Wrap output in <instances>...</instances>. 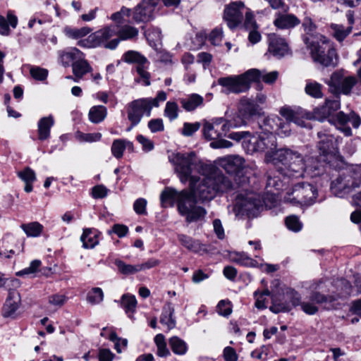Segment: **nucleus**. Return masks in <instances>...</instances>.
Returning <instances> with one entry per match:
<instances>
[{"instance_id": "nucleus-54", "label": "nucleus", "mask_w": 361, "mask_h": 361, "mask_svg": "<svg viewBox=\"0 0 361 361\" xmlns=\"http://www.w3.org/2000/svg\"><path fill=\"white\" fill-rule=\"evenodd\" d=\"M109 339L113 342H115L114 348L118 353H121L122 352L121 345H122L123 348L127 347L128 340L126 338H118L115 331H111L110 333Z\"/></svg>"}, {"instance_id": "nucleus-4", "label": "nucleus", "mask_w": 361, "mask_h": 361, "mask_svg": "<svg viewBox=\"0 0 361 361\" xmlns=\"http://www.w3.org/2000/svg\"><path fill=\"white\" fill-rule=\"evenodd\" d=\"M235 188V184L233 183L231 178L222 173H214L202 179L192 177L189 192L197 205V202H209L218 193L228 192Z\"/></svg>"}, {"instance_id": "nucleus-16", "label": "nucleus", "mask_w": 361, "mask_h": 361, "mask_svg": "<svg viewBox=\"0 0 361 361\" xmlns=\"http://www.w3.org/2000/svg\"><path fill=\"white\" fill-rule=\"evenodd\" d=\"M152 109V107L147 98L134 100L128 105V119L133 126H136L144 116L147 117L150 116Z\"/></svg>"}, {"instance_id": "nucleus-55", "label": "nucleus", "mask_w": 361, "mask_h": 361, "mask_svg": "<svg viewBox=\"0 0 361 361\" xmlns=\"http://www.w3.org/2000/svg\"><path fill=\"white\" fill-rule=\"evenodd\" d=\"M216 311L220 315L228 317L232 312V305L228 300H222L219 302Z\"/></svg>"}, {"instance_id": "nucleus-42", "label": "nucleus", "mask_w": 361, "mask_h": 361, "mask_svg": "<svg viewBox=\"0 0 361 361\" xmlns=\"http://www.w3.org/2000/svg\"><path fill=\"white\" fill-rule=\"evenodd\" d=\"M121 305L126 312L130 317V314L133 313L135 310L137 300L134 295L124 294L121 298Z\"/></svg>"}, {"instance_id": "nucleus-15", "label": "nucleus", "mask_w": 361, "mask_h": 361, "mask_svg": "<svg viewBox=\"0 0 361 361\" xmlns=\"http://www.w3.org/2000/svg\"><path fill=\"white\" fill-rule=\"evenodd\" d=\"M329 121L336 129L343 133L345 136H350L352 135V130L348 126L349 122L351 123L355 128H357L361 124L360 117L354 111L350 112L349 114H345L343 111H340Z\"/></svg>"}, {"instance_id": "nucleus-53", "label": "nucleus", "mask_w": 361, "mask_h": 361, "mask_svg": "<svg viewBox=\"0 0 361 361\" xmlns=\"http://www.w3.org/2000/svg\"><path fill=\"white\" fill-rule=\"evenodd\" d=\"M30 73L35 80L39 81L45 80L48 76V71L38 66L31 67Z\"/></svg>"}, {"instance_id": "nucleus-38", "label": "nucleus", "mask_w": 361, "mask_h": 361, "mask_svg": "<svg viewBox=\"0 0 361 361\" xmlns=\"http://www.w3.org/2000/svg\"><path fill=\"white\" fill-rule=\"evenodd\" d=\"M322 85L314 80H308L306 81L305 87V93L315 99H320L323 97Z\"/></svg>"}, {"instance_id": "nucleus-8", "label": "nucleus", "mask_w": 361, "mask_h": 361, "mask_svg": "<svg viewBox=\"0 0 361 361\" xmlns=\"http://www.w3.org/2000/svg\"><path fill=\"white\" fill-rule=\"evenodd\" d=\"M117 26L109 25L89 35L87 38L78 42L77 44L82 48H95L104 47L108 49H115L120 42V39H113L109 41L116 34Z\"/></svg>"}, {"instance_id": "nucleus-36", "label": "nucleus", "mask_w": 361, "mask_h": 361, "mask_svg": "<svg viewBox=\"0 0 361 361\" xmlns=\"http://www.w3.org/2000/svg\"><path fill=\"white\" fill-rule=\"evenodd\" d=\"M107 115V109L104 106L97 105L90 108L88 117L93 123H99L103 121Z\"/></svg>"}, {"instance_id": "nucleus-40", "label": "nucleus", "mask_w": 361, "mask_h": 361, "mask_svg": "<svg viewBox=\"0 0 361 361\" xmlns=\"http://www.w3.org/2000/svg\"><path fill=\"white\" fill-rule=\"evenodd\" d=\"M169 343L173 353L176 355H183L188 351L187 343L178 336L171 337Z\"/></svg>"}, {"instance_id": "nucleus-47", "label": "nucleus", "mask_w": 361, "mask_h": 361, "mask_svg": "<svg viewBox=\"0 0 361 361\" xmlns=\"http://www.w3.org/2000/svg\"><path fill=\"white\" fill-rule=\"evenodd\" d=\"M164 116L170 121H173L178 116V106L175 102H168L164 109Z\"/></svg>"}, {"instance_id": "nucleus-19", "label": "nucleus", "mask_w": 361, "mask_h": 361, "mask_svg": "<svg viewBox=\"0 0 361 361\" xmlns=\"http://www.w3.org/2000/svg\"><path fill=\"white\" fill-rule=\"evenodd\" d=\"M356 82L355 77L344 76L343 73L339 71L331 75L329 85L334 87L337 92L348 94Z\"/></svg>"}, {"instance_id": "nucleus-64", "label": "nucleus", "mask_w": 361, "mask_h": 361, "mask_svg": "<svg viewBox=\"0 0 361 361\" xmlns=\"http://www.w3.org/2000/svg\"><path fill=\"white\" fill-rule=\"evenodd\" d=\"M241 105L244 106L245 111H247L250 116L259 114V109L258 106L254 104L247 99H242Z\"/></svg>"}, {"instance_id": "nucleus-7", "label": "nucleus", "mask_w": 361, "mask_h": 361, "mask_svg": "<svg viewBox=\"0 0 361 361\" xmlns=\"http://www.w3.org/2000/svg\"><path fill=\"white\" fill-rule=\"evenodd\" d=\"M259 70L252 68L243 74L219 78L218 84L225 88L226 94L245 92L250 87V84L259 80Z\"/></svg>"}, {"instance_id": "nucleus-46", "label": "nucleus", "mask_w": 361, "mask_h": 361, "mask_svg": "<svg viewBox=\"0 0 361 361\" xmlns=\"http://www.w3.org/2000/svg\"><path fill=\"white\" fill-rule=\"evenodd\" d=\"M104 299V293L100 288H93L87 295V300L91 305L99 304Z\"/></svg>"}, {"instance_id": "nucleus-13", "label": "nucleus", "mask_w": 361, "mask_h": 361, "mask_svg": "<svg viewBox=\"0 0 361 361\" xmlns=\"http://www.w3.org/2000/svg\"><path fill=\"white\" fill-rule=\"evenodd\" d=\"M239 126L240 124H233L224 118H214L210 121H204L202 133L205 139L214 140L226 135L231 128Z\"/></svg>"}, {"instance_id": "nucleus-58", "label": "nucleus", "mask_w": 361, "mask_h": 361, "mask_svg": "<svg viewBox=\"0 0 361 361\" xmlns=\"http://www.w3.org/2000/svg\"><path fill=\"white\" fill-rule=\"evenodd\" d=\"M232 259L235 262L244 266L253 265V260L244 252H235Z\"/></svg>"}, {"instance_id": "nucleus-18", "label": "nucleus", "mask_w": 361, "mask_h": 361, "mask_svg": "<svg viewBox=\"0 0 361 361\" xmlns=\"http://www.w3.org/2000/svg\"><path fill=\"white\" fill-rule=\"evenodd\" d=\"M158 0H142L132 11L133 19L136 23L149 21L153 16V11Z\"/></svg>"}, {"instance_id": "nucleus-26", "label": "nucleus", "mask_w": 361, "mask_h": 361, "mask_svg": "<svg viewBox=\"0 0 361 361\" xmlns=\"http://www.w3.org/2000/svg\"><path fill=\"white\" fill-rule=\"evenodd\" d=\"M178 238L181 245L191 252L201 255L207 252L204 245L201 244L198 240H195L190 236L180 234L178 235Z\"/></svg>"}, {"instance_id": "nucleus-44", "label": "nucleus", "mask_w": 361, "mask_h": 361, "mask_svg": "<svg viewBox=\"0 0 361 361\" xmlns=\"http://www.w3.org/2000/svg\"><path fill=\"white\" fill-rule=\"evenodd\" d=\"M127 145H132V143L121 139L115 140L111 146L112 154L117 159L121 158Z\"/></svg>"}, {"instance_id": "nucleus-31", "label": "nucleus", "mask_w": 361, "mask_h": 361, "mask_svg": "<svg viewBox=\"0 0 361 361\" xmlns=\"http://www.w3.org/2000/svg\"><path fill=\"white\" fill-rule=\"evenodd\" d=\"M83 247L93 248L99 243V232L94 228H85L80 237Z\"/></svg>"}, {"instance_id": "nucleus-22", "label": "nucleus", "mask_w": 361, "mask_h": 361, "mask_svg": "<svg viewBox=\"0 0 361 361\" xmlns=\"http://www.w3.org/2000/svg\"><path fill=\"white\" fill-rule=\"evenodd\" d=\"M268 51L276 58H281L289 53V47L286 40L275 33L268 35Z\"/></svg>"}, {"instance_id": "nucleus-17", "label": "nucleus", "mask_w": 361, "mask_h": 361, "mask_svg": "<svg viewBox=\"0 0 361 361\" xmlns=\"http://www.w3.org/2000/svg\"><path fill=\"white\" fill-rule=\"evenodd\" d=\"M244 8V3L240 1L233 2L226 6L224 9V19L227 23L229 28L235 29L241 23Z\"/></svg>"}, {"instance_id": "nucleus-37", "label": "nucleus", "mask_w": 361, "mask_h": 361, "mask_svg": "<svg viewBox=\"0 0 361 361\" xmlns=\"http://www.w3.org/2000/svg\"><path fill=\"white\" fill-rule=\"evenodd\" d=\"M20 228L25 233L27 236L33 238L39 236L44 230V226L37 221L23 224Z\"/></svg>"}, {"instance_id": "nucleus-9", "label": "nucleus", "mask_w": 361, "mask_h": 361, "mask_svg": "<svg viewBox=\"0 0 361 361\" xmlns=\"http://www.w3.org/2000/svg\"><path fill=\"white\" fill-rule=\"evenodd\" d=\"M361 186V164L355 166L353 169V176H339L336 179L332 181L331 190L332 193L342 197L348 194L353 189Z\"/></svg>"}, {"instance_id": "nucleus-48", "label": "nucleus", "mask_w": 361, "mask_h": 361, "mask_svg": "<svg viewBox=\"0 0 361 361\" xmlns=\"http://www.w3.org/2000/svg\"><path fill=\"white\" fill-rule=\"evenodd\" d=\"M270 295V291L268 289H266L262 292L257 290L254 293V296L255 298V307L258 309H264L267 307V296Z\"/></svg>"}, {"instance_id": "nucleus-41", "label": "nucleus", "mask_w": 361, "mask_h": 361, "mask_svg": "<svg viewBox=\"0 0 361 361\" xmlns=\"http://www.w3.org/2000/svg\"><path fill=\"white\" fill-rule=\"evenodd\" d=\"M333 36L338 42H342L352 32V27H344L343 25L332 23L330 25Z\"/></svg>"}, {"instance_id": "nucleus-23", "label": "nucleus", "mask_w": 361, "mask_h": 361, "mask_svg": "<svg viewBox=\"0 0 361 361\" xmlns=\"http://www.w3.org/2000/svg\"><path fill=\"white\" fill-rule=\"evenodd\" d=\"M340 107L341 104L339 100L326 99L324 105L314 109V116L317 120L322 121L338 110Z\"/></svg>"}, {"instance_id": "nucleus-35", "label": "nucleus", "mask_w": 361, "mask_h": 361, "mask_svg": "<svg viewBox=\"0 0 361 361\" xmlns=\"http://www.w3.org/2000/svg\"><path fill=\"white\" fill-rule=\"evenodd\" d=\"M282 187L283 181L281 178L278 176H276L275 173L273 171L267 172L266 183L267 192L275 195V191L281 190Z\"/></svg>"}, {"instance_id": "nucleus-33", "label": "nucleus", "mask_w": 361, "mask_h": 361, "mask_svg": "<svg viewBox=\"0 0 361 361\" xmlns=\"http://www.w3.org/2000/svg\"><path fill=\"white\" fill-rule=\"evenodd\" d=\"M92 32V29L89 27H82L80 28L66 26L63 29L65 35L72 39L82 40L84 37L88 35Z\"/></svg>"}, {"instance_id": "nucleus-50", "label": "nucleus", "mask_w": 361, "mask_h": 361, "mask_svg": "<svg viewBox=\"0 0 361 361\" xmlns=\"http://www.w3.org/2000/svg\"><path fill=\"white\" fill-rule=\"evenodd\" d=\"M132 15V10L123 6L119 11L114 13L111 16V19L116 22L117 25L121 24L123 23V18L125 16L129 17Z\"/></svg>"}, {"instance_id": "nucleus-20", "label": "nucleus", "mask_w": 361, "mask_h": 361, "mask_svg": "<svg viewBox=\"0 0 361 361\" xmlns=\"http://www.w3.org/2000/svg\"><path fill=\"white\" fill-rule=\"evenodd\" d=\"M21 305L20 293L15 289H9L8 296L2 307L1 314L4 318L16 319L17 311Z\"/></svg>"}, {"instance_id": "nucleus-30", "label": "nucleus", "mask_w": 361, "mask_h": 361, "mask_svg": "<svg viewBox=\"0 0 361 361\" xmlns=\"http://www.w3.org/2000/svg\"><path fill=\"white\" fill-rule=\"evenodd\" d=\"M182 107L186 111H192L204 104V98L198 94H191L180 99Z\"/></svg>"}, {"instance_id": "nucleus-3", "label": "nucleus", "mask_w": 361, "mask_h": 361, "mask_svg": "<svg viewBox=\"0 0 361 361\" xmlns=\"http://www.w3.org/2000/svg\"><path fill=\"white\" fill-rule=\"evenodd\" d=\"M305 31L303 41L310 50L313 61L324 66H336L337 54L331 42L325 36L317 33V25L312 20L306 17L302 23Z\"/></svg>"}, {"instance_id": "nucleus-14", "label": "nucleus", "mask_w": 361, "mask_h": 361, "mask_svg": "<svg viewBox=\"0 0 361 361\" xmlns=\"http://www.w3.org/2000/svg\"><path fill=\"white\" fill-rule=\"evenodd\" d=\"M122 59L128 63H135L136 71L140 75L143 85L145 86L150 85V74L147 72L149 62L145 56L138 51L130 50L123 55Z\"/></svg>"}, {"instance_id": "nucleus-12", "label": "nucleus", "mask_w": 361, "mask_h": 361, "mask_svg": "<svg viewBox=\"0 0 361 361\" xmlns=\"http://www.w3.org/2000/svg\"><path fill=\"white\" fill-rule=\"evenodd\" d=\"M245 164V159L238 155H231L219 159V164L228 173L235 176V190L238 188H245L247 183V178L245 176H239V172L243 169Z\"/></svg>"}, {"instance_id": "nucleus-21", "label": "nucleus", "mask_w": 361, "mask_h": 361, "mask_svg": "<svg viewBox=\"0 0 361 361\" xmlns=\"http://www.w3.org/2000/svg\"><path fill=\"white\" fill-rule=\"evenodd\" d=\"M280 114L288 122H293L299 126H305V119H310L311 115L299 106H283L279 111Z\"/></svg>"}, {"instance_id": "nucleus-51", "label": "nucleus", "mask_w": 361, "mask_h": 361, "mask_svg": "<svg viewBox=\"0 0 361 361\" xmlns=\"http://www.w3.org/2000/svg\"><path fill=\"white\" fill-rule=\"evenodd\" d=\"M286 225L289 230L294 232H298L302 229V224L298 217L295 215L287 216L286 219Z\"/></svg>"}, {"instance_id": "nucleus-57", "label": "nucleus", "mask_w": 361, "mask_h": 361, "mask_svg": "<svg viewBox=\"0 0 361 361\" xmlns=\"http://www.w3.org/2000/svg\"><path fill=\"white\" fill-rule=\"evenodd\" d=\"M161 33L159 29H154L147 34V40L152 47L157 48L161 41Z\"/></svg>"}, {"instance_id": "nucleus-63", "label": "nucleus", "mask_w": 361, "mask_h": 361, "mask_svg": "<svg viewBox=\"0 0 361 361\" xmlns=\"http://www.w3.org/2000/svg\"><path fill=\"white\" fill-rule=\"evenodd\" d=\"M200 126L201 125L199 122L193 123H185L183 124L182 134L185 136H191L194 133L197 132L200 129Z\"/></svg>"}, {"instance_id": "nucleus-61", "label": "nucleus", "mask_w": 361, "mask_h": 361, "mask_svg": "<svg viewBox=\"0 0 361 361\" xmlns=\"http://www.w3.org/2000/svg\"><path fill=\"white\" fill-rule=\"evenodd\" d=\"M251 135H252L247 131L233 132L229 134L228 137L238 142L242 141V146L244 148V144H245V141L249 140Z\"/></svg>"}, {"instance_id": "nucleus-43", "label": "nucleus", "mask_w": 361, "mask_h": 361, "mask_svg": "<svg viewBox=\"0 0 361 361\" xmlns=\"http://www.w3.org/2000/svg\"><path fill=\"white\" fill-rule=\"evenodd\" d=\"M118 271L124 275L135 274L139 272L138 264H129L121 259H116L114 262Z\"/></svg>"}, {"instance_id": "nucleus-45", "label": "nucleus", "mask_w": 361, "mask_h": 361, "mask_svg": "<svg viewBox=\"0 0 361 361\" xmlns=\"http://www.w3.org/2000/svg\"><path fill=\"white\" fill-rule=\"evenodd\" d=\"M154 343L157 347V355L159 357H167L170 355V352L166 347L165 337L163 334H157L154 337Z\"/></svg>"}, {"instance_id": "nucleus-52", "label": "nucleus", "mask_w": 361, "mask_h": 361, "mask_svg": "<svg viewBox=\"0 0 361 361\" xmlns=\"http://www.w3.org/2000/svg\"><path fill=\"white\" fill-rule=\"evenodd\" d=\"M102 137V134L99 133H82L81 132H78L76 133V138L80 142H97L100 140Z\"/></svg>"}, {"instance_id": "nucleus-34", "label": "nucleus", "mask_w": 361, "mask_h": 361, "mask_svg": "<svg viewBox=\"0 0 361 361\" xmlns=\"http://www.w3.org/2000/svg\"><path fill=\"white\" fill-rule=\"evenodd\" d=\"M18 176L25 183L24 190L26 192H30L32 190V183L36 180L35 171L27 167L23 171L18 172Z\"/></svg>"}, {"instance_id": "nucleus-59", "label": "nucleus", "mask_w": 361, "mask_h": 361, "mask_svg": "<svg viewBox=\"0 0 361 361\" xmlns=\"http://www.w3.org/2000/svg\"><path fill=\"white\" fill-rule=\"evenodd\" d=\"M244 27L246 30L258 29L259 26L255 19L253 13L250 9H247L245 13V19L244 21Z\"/></svg>"}, {"instance_id": "nucleus-32", "label": "nucleus", "mask_w": 361, "mask_h": 361, "mask_svg": "<svg viewBox=\"0 0 361 361\" xmlns=\"http://www.w3.org/2000/svg\"><path fill=\"white\" fill-rule=\"evenodd\" d=\"M117 26L116 34L120 39L121 40H130L136 38L138 35L139 31L137 28L131 26L130 25H125L123 26H119L118 25H116Z\"/></svg>"}, {"instance_id": "nucleus-2", "label": "nucleus", "mask_w": 361, "mask_h": 361, "mask_svg": "<svg viewBox=\"0 0 361 361\" xmlns=\"http://www.w3.org/2000/svg\"><path fill=\"white\" fill-rule=\"evenodd\" d=\"M278 172L289 178H300L305 176L314 177L322 173L321 164L317 159L308 157L305 160L300 154L290 149H279L275 153Z\"/></svg>"}, {"instance_id": "nucleus-60", "label": "nucleus", "mask_w": 361, "mask_h": 361, "mask_svg": "<svg viewBox=\"0 0 361 361\" xmlns=\"http://www.w3.org/2000/svg\"><path fill=\"white\" fill-rule=\"evenodd\" d=\"M299 305V300L298 298H294L291 302L290 305H283V304H274L271 307L270 310L273 312L278 313L280 312H288L291 309L292 306H297Z\"/></svg>"}, {"instance_id": "nucleus-24", "label": "nucleus", "mask_w": 361, "mask_h": 361, "mask_svg": "<svg viewBox=\"0 0 361 361\" xmlns=\"http://www.w3.org/2000/svg\"><path fill=\"white\" fill-rule=\"evenodd\" d=\"M61 62L63 66L68 67L71 63H75L82 58L85 57V54L76 47H68L59 54Z\"/></svg>"}, {"instance_id": "nucleus-6", "label": "nucleus", "mask_w": 361, "mask_h": 361, "mask_svg": "<svg viewBox=\"0 0 361 361\" xmlns=\"http://www.w3.org/2000/svg\"><path fill=\"white\" fill-rule=\"evenodd\" d=\"M169 160L182 183L190 181L191 178L195 177L193 173L204 174L207 171V166L194 152H173L169 156Z\"/></svg>"}, {"instance_id": "nucleus-39", "label": "nucleus", "mask_w": 361, "mask_h": 361, "mask_svg": "<svg viewBox=\"0 0 361 361\" xmlns=\"http://www.w3.org/2000/svg\"><path fill=\"white\" fill-rule=\"evenodd\" d=\"M174 309L171 305L164 307V312L160 318V322L166 325L169 330L172 329L176 326V320L173 318Z\"/></svg>"}, {"instance_id": "nucleus-1", "label": "nucleus", "mask_w": 361, "mask_h": 361, "mask_svg": "<svg viewBox=\"0 0 361 361\" xmlns=\"http://www.w3.org/2000/svg\"><path fill=\"white\" fill-rule=\"evenodd\" d=\"M262 131L252 135L249 140L244 144L245 150L250 154L264 152L267 163L276 162L275 153L277 149L276 137L274 133L281 136H288L290 132L288 123H284L278 117L267 118L264 120Z\"/></svg>"}, {"instance_id": "nucleus-62", "label": "nucleus", "mask_w": 361, "mask_h": 361, "mask_svg": "<svg viewBox=\"0 0 361 361\" xmlns=\"http://www.w3.org/2000/svg\"><path fill=\"white\" fill-rule=\"evenodd\" d=\"M223 30L220 27L214 29L209 35V41L214 46L219 45L223 39Z\"/></svg>"}, {"instance_id": "nucleus-11", "label": "nucleus", "mask_w": 361, "mask_h": 361, "mask_svg": "<svg viewBox=\"0 0 361 361\" xmlns=\"http://www.w3.org/2000/svg\"><path fill=\"white\" fill-rule=\"evenodd\" d=\"M317 192L313 185L309 183H298L287 192L286 202L301 205H310L314 203Z\"/></svg>"}, {"instance_id": "nucleus-29", "label": "nucleus", "mask_w": 361, "mask_h": 361, "mask_svg": "<svg viewBox=\"0 0 361 361\" xmlns=\"http://www.w3.org/2000/svg\"><path fill=\"white\" fill-rule=\"evenodd\" d=\"M318 136L321 139L318 147L324 154L336 152V142L331 135H326L319 132Z\"/></svg>"}, {"instance_id": "nucleus-56", "label": "nucleus", "mask_w": 361, "mask_h": 361, "mask_svg": "<svg viewBox=\"0 0 361 361\" xmlns=\"http://www.w3.org/2000/svg\"><path fill=\"white\" fill-rule=\"evenodd\" d=\"M336 300L335 295H325L319 292H314L311 295V300L318 304H326Z\"/></svg>"}, {"instance_id": "nucleus-49", "label": "nucleus", "mask_w": 361, "mask_h": 361, "mask_svg": "<svg viewBox=\"0 0 361 361\" xmlns=\"http://www.w3.org/2000/svg\"><path fill=\"white\" fill-rule=\"evenodd\" d=\"M42 264V262L39 259L32 260L29 267L24 269L16 272V276H23L24 275L34 274L37 273Z\"/></svg>"}, {"instance_id": "nucleus-28", "label": "nucleus", "mask_w": 361, "mask_h": 361, "mask_svg": "<svg viewBox=\"0 0 361 361\" xmlns=\"http://www.w3.org/2000/svg\"><path fill=\"white\" fill-rule=\"evenodd\" d=\"M54 125V119L51 115L39 119L37 123L38 138L39 140L43 141L50 137V130Z\"/></svg>"}, {"instance_id": "nucleus-10", "label": "nucleus", "mask_w": 361, "mask_h": 361, "mask_svg": "<svg viewBox=\"0 0 361 361\" xmlns=\"http://www.w3.org/2000/svg\"><path fill=\"white\" fill-rule=\"evenodd\" d=\"M263 201L260 196L252 192H240L235 199L234 212L235 215H254L255 212L262 206Z\"/></svg>"}, {"instance_id": "nucleus-25", "label": "nucleus", "mask_w": 361, "mask_h": 361, "mask_svg": "<svg viewBox=\"0 0 361 361\" xmlns=\"http://www.w3.org/2000/svg\"><path fill=\"white\" fill-rule=\"evenodd\" d=\"M300 24V20L293 14L277 13L274 25L279 29H290Z\"/></svg>"}, {"instance_id": "nucleus-27", "label": "nucleus", "mask_w": 361, "mask_h": 361, "mask_svg": "<svg viewBox=\"0 0 361 361\" xmlns=\"http://www.w3.org/2000/svg\"><path fill=\"white\" fill-rule=\"evenodd\" d=\"M71 66L73 74L75 76L74 82H78L85 74L92 71V68L85 59V57L77 62L73 63Z\"/></svg>"}, {"instance_id": "nucleus-5", "label": "nucleus", "mask_w": 361, "mask_h": 361, "mask_svg": "<svg viewBox=\"0 0 361 361\" xmlns=\"http://www.w3.org/2000/svg\"><path fill=\"white\" fill-rule=\"evenodd\" d=\"M161 204L163 207L173 206V202H177V207L179 213L185 217L186 221L191 223L197 221L204 218L207 214L206 209L195 204L190 192L183 190L178 192L172 188H165L160 196Z\"/></svg>"}]
</instances>
